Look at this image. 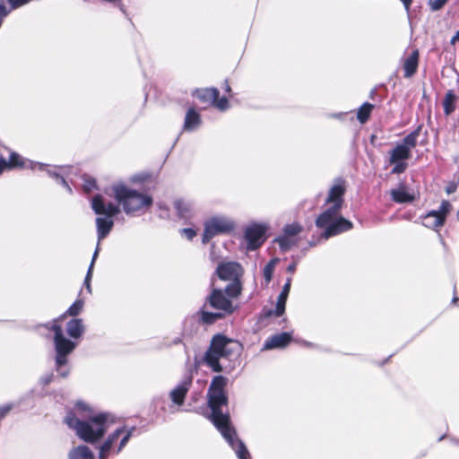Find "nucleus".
Here are the masks:
<instances>
[{
  "label": "nucleus",
  "mask_w": 459,
  "mask_h": 459,
  "mask_svg": "<svg viewBox=\"0 0 459 459\" xmlns=\"http://www.w3.org/2000/svg\"><path fill=\"white\" fill-rule=\"evenodd\" d=\"M228 378L219 375L212 378L208 389V406L211 409V420L221 432L225 440L235 451L238 459H249V453L245 444L237 437L236 430L230 425L227 411L228 396L225 387Z\"/></svg>",
  "instance_id": "f257e3e1"
},
{
  "label": "nucleus",
  "mask_w": 459,
  "mask_h": 459,
  "mask_svg": "<svg viewBox=\"0 0 459 459\" xmlns=\"http://www.w3.org/2000/svg\"><path fill=\"white\" fill-rule=\"evenodd\" d=\"M74 411L67 413L65 422L70 429L75 430L82 440L90 444H94L103 437L114 422L113 417L108 412L91 414L89 406L82 402L75 404Z\"/></svg>",
  "instance_id": "f03ea898"
},
{
  "label": "nucleus",
  "mask_w": 459,
  "mask_h": 459,
  "mask_svg": "<svg viewBox=\"0 0 459 459\" xmlns=\"http://www.w3.org/2000/svg\"><path fill=\"white\" fill-rule=\"evenodd\" d=\"M345 193V180L341 178H335L325 199V204H329V207L321 212L316 220V226L325 230L322 237L325 239L346 232L353 227L351 221L340 214Z\"/></svg>",
  "instance_id": "7ed1b4c3"
},
{
  "label": "nucleus",
  "mask_w": 459,
  "mask_h": 459,
  "mask_svg": "<svg viewBox=\"0 0 459 459\" xmlns=\"http://www.w3.org/2000/svg\"><path fill=\"white\" fill-rule=\"evenodd\" d=\"M113 197L118 206L128 216L141 215L147 212L152 205V197L143 192L127 186L123 183H117L111 187Z\"/></svg>",
  "instance_id": "20e7f679"
},
{
  "label": "nucleus",
  "mask_w": 459,
  "mask_h": 459,
  "mask_svg": "<svg viewBox=\"0 0 459 459\" xmlns=\"http://www.w3.org/2000/svg\"><path fill=\"white\" fill-rule=\"evenodd\" d=\"M239 344L221 334L212 337L208 350L205 351L203 360L204 364L214 372H222L226 369L221 360L230 359L238 354Z\"/></svg>",
  "instance_id": "39448f33"
},
{
  "label": "nucleus",
  "mask_w": 459,
  "mask_h": 459,
  "mask_svg": "<svg viewBox=\"0 0 459 459\" xmlns=\"http://www.w3.org/2000/svg\"><path fill=\"white\" fill-rule=\"evenodd\" d=\"M48 327L54 332L56 371L61 377H66L70 374L68 356L74 351L77 343L65 337L63 329L57 324V320L49 323Z\"/></svg>",
  "instance_id": "423d86ee"
},
{
  "label": "nucleus",
  "mask_w": 459,
  "mask_h": 459,
  "mask_svg": "<svg viewBox=\"0 0 459 459\" xmlns=\"http://www.w3.org/2000/svg\"><path fill=\"white\" fill-rule=\"evenodd\" d=\"M91 209L100 215L96 218V229L98 245L112 230L114 226L113 217L120 212V207L111 202H106L101 195H96L91 199Z\"/></svg>",
  "instance_id": "0eeeda50"
},
{
  "label": "nucleus",
  "mask_w": 459,
  "mask_h": 459,
  "mask_svg": "<svg viewBox=\"0 0 459 459\" xmlns=\"http://www.w3.org/2000/svg\"><path fill=\"white\" fill-rule=\"evenodd\" d=\"M135 427L121 426L108 435L99 446V459H108L111 454H119L135 431Z\"/></svg>",
  "instance_id": "6e6552de"
},
{
  "label": "nucleus",
  "mask_w": 459,
  "mask_h": 459,
  "mask_svg": "<svg viewBox=\"0 0 459 459\" xmlns=\"http://www.w3.org/2000/svg\"><path fill=\"white\" fill-rule=\"evenodd\" d=\"M204 226L202 242L206 244L217 235L229 234L233 231L236 223L228 216L216 215L208 219Z\"/></svg>",
  "instance_id": "1a4fd4ad"
},
{
  "label": "nucleus",
  "mask_w": 459,
  "mask_h": 459,
  "mask_svg": "<svg viewBox=\"0 0 459 459\" xmlns=\"http://www.w3.org/2000/svg\"><path fill=\"white\" fill-rule=\"evenodd\" d=\"M421 128L422 126H419L395 145L390 152L389 162L406 161L410 159L411 149L417 146Z\"/></svg>",
  "instance_id": "9d476101"
},
{
  "label": "nucleus",
  "mask_w": 459,
  "mask_h": 459,
  "mask_svg": "<svg viewBox=\"0 0 459 459\" xmlns=\"http://www.w3.org/2000/svg\"><path fill=\"white\" fill-rule=\"evenodd\" d=\"M269 230L267 223L252 222L244 230V238L247 248L254 251L261 247L266 239V232Z\"/></svg>",
  "instance_id": "9b49d317"
},
{
  "label": "nucleus",
  "mask_w": 459,
  "mask_h": 459,
  "mask_svg": "<svg viewBox=\"0 0 459 459\" xmlns=\"http://www.w3.org/2000/svg\"><path fill=\"white\" fill-rule=\"evenodd\" d=\"M45 167L46 165L44 163L26 160L20 154L14 152L10 153L8 161L4 158H0V175L5 169H12L14 168H27L32 170H36L43 169Z\"/></svg>",
  "instance_id": "f8f14e48"
},
{
  "label": "nucleus",
  "mask_w": 459,
  "mask_h": 459,
  "mask_svg": "<svg viewBox=\"0 0 459 459\" xmlns=\"http://www.w3.org/2000/svg\"><path fill=\"white\" fill-rule=\"evenodd\" d=\"M206 302L212 308L219 310L225 316L232 314L236 309L232 301L220 289H213L207 297Z\"/></svg>",
  "instance_id": "ddd939ff"
},
{
  "label": "nucleus",
  "mask_w": 459,
  "mask_h": 459,
  "mask_svg": "<svg viewBox=\"0 0 459 459\" xmlns=\"http://www.w3.org/2000/svg\"><path fill=\"white\" fill-rule=\"evenodd\" d=\"M193 377L186 375L179 383L169 392V398L178 406L183 405L186 394L192 386Z\"/></svg>",
  "instance_id": "4468645a"
},
{
  "label": "nucleus",
  "mask_w": 459,
  "mask_h": 459,
  "mask_svg": "<svg viewBox=\"0 0 459 459\" xmlns=\"http://www.w3.org/2000/svg\"><path fill=\"white\" fill-rule=\"evenodd\" d=\"M217 275L223 281L239 280L242 275V267L237 262L221 263L217 266Z\"/></svg>",
  "instance_id": "2eb2a0df"
},
{
  "label": "nucleus",
  "mask_w": 459,
  "mask_h": 459,
  "mask_svg": "<svg viewBox=\"0 0 459 459\" xmlns=\"http://www.w3.org/2000/svg\"><path fill=\"white\" fill-rule=\"evenodd\" d=\"M291 341L290 333H281L269 337L264 343L263 350L281 349L286 347Z\"/></svg>",
  "instance_id": "dca6fc26"
},
{
  "label": "nucleus",
  "mask_w": 459,
  "mask_h": 459,
  "mask_svg": "<svg viewBox=\"0 0 459 459\" xmlns=\"http://www.w3.org/2000/svg\"><path fill=\"white\" fill-rule=\"evenodd\" d=\"M45 165L46 167L42 170L46 171L47 174L50 178H54L57 184L65 187L69 194H72L73 190L65 179L67 169L65 167H49L47 164Z\"/></svg>",
  "instance_id": "f3484780"
},
{
  "label": "nucleus",
  "mask_w": 459,
  "mask_h": 459,
  "mask_svg": "<svg viewBox=\"0 0 459 459\" xmlns=\"http://www.w3.org/2000/svg\"><path fill=\"white\" fill-rule=\"evenodd\" d=\"M45 165L46 167L42 170L46 171L47 174L50 178H54L57 184L65 187L69 194H72L73 190L65 179L67 169L65 167H49L47 164Z\"/></svg>",
  "instance_id": "a211bd4d"
},
{
  "label": "nucleus",
  "mask_w": 459,
  "mask_h": 459,
  "mask_svg": "<svg viewBox=\"0 0 459 459\" xmlns=\"http://www.w3.org/2000/svg\"><path fill=\"white\" fill-rule=\"evenodd\" d=\"M291 281V277L287 278L286 282L283 285L282 290L277 298L275 309L273 311H270L269 315L274 314L276 316H281L284 314L286 301L290 290Z\"/></svg>",
  "instance_id": "6ab92c4d"
},
{
  "label": "nucleus",
  "mask_w": 459,
  "mask_h": 459,
  "mask_svg": "<svg viewBox=\"0 0 459 459\" xmlns=\"http://www.w3.org/2000/svg\"><path fill=\"white\" fill-rule=\"evenodd\" d=\"M202 120L199 113L194 108H190L185 117L183 130L193 132L200 126Z\"/></svg>",
  "instance_id": "aec40b11"
},
{
  "label": "nucleus",
  "mask_w": 459,
  "mask_h": 459,
  "mask_svg": "<svg viewBox=\"0 0 459 459\" xmlns=\"http://www.w3.org/2000/svg\"><path fill=\"white\" fill-rule=\"evenodd\" d=\"M174 207L177 210L178 215L183 219H189L193 216L195 212V205L193 202L186 200H176Z\"/></svg>",
  "instance_id": "412c9836"
},
{
  "label": "nucleus",
  "mask_w": 459,
  "mask_h": 459,
  "mask_svg": "<svg viewBox=\"0 0 459 459\" xmlns=\"http://www.w3.org/2000/svg\"><path fill=\"white\" fill-rule=\"evenodd\" d=\"M419 64V51L414 50L403 62L404 77H411L417 71Z\"/></svg>",
  "instance_id": "4be33fe9"
},
{
  "label": "nucleus",
  "mask_w": 459,
  "mask_h": 459,
  "mask_svg": "<svg viewBox=\"0 0 459 459\" xmlns=\"http://www.w3.org/2000/svg\"><path fill=\"white\" fill-rule=\"evenodd\" d=\"M68 459H95V456L90 447L85 445H80L69 451Z\"/></svg>",
  "instance_id": "5701e85b"
},
{
  "label": "nucleus",
  "mask_w": 459,
  "mask_h": 459,
  "mask_svg": "<svg viewBox=\"0 0 459 459\" xmlns=\"http://www.w3.org/2000/svg\"><path fill=\"white\" fill-rule=\"evenodd\" d=\"M194 95L201 101L213 105V102L220 95V91L216 88H207L196 90Z\"/></svg>",
  "instance_id": "b1692460"
},
{
  "label": "nucleus",
  "mask_w": 459,
  "mask_h": 459,
  "mask_svg": "<svg viewBox=\"0 0 459 459\" xmlns=\"http://www.w3.org/2000/svg\"><path fill=\"white\" fill-rule=\"evenodd\" d=\"M443 217L437 214L436 211H430L424 217H423V222L422 224L429 229H432L436 231L438 230L440 227L444 225Z\"/></svg>",
  "instance_id": "393cba45"
},
{
  "label": "nucleus",
  "mask_w": 459,
  "mask_h": 459,
  "mask_svg": "<svg viewBox=\"0 0 459 459\" xmlns=\"http://www.w3.org/2000/svg\"><path fill=\"white\" fill-rule=\"evenodd\" d=\"M392 200L398 204L410 203L413 196L406 191L404 184H400L398 188L391 190Z\"/></svg>",
  "instance_id": "a878e982"
},
{
  "label": "nucleus",
  "mask_w": 459,
  "mask_h": 459,
  "mask_svg": "<svg viewBox=\"0 0 459 459\" xmlns=\"http://www.w3.org/2000/svg\"><path fill=\"white\" fill-rule=\"evenodd\" d=\"M299 238H293L284 234L277 237L274 239V242L279 245L280 249L282 252H287L293 247L297 246L299 243Z\"/></svg>",
  "instance_id": "bb28decb"
},
{
  "label": "nucleus",
  "mask_w": 459,
  "mask_h": 459,
  "mask_svg": "<svg viewBox=\"0 0 459 459\" xmlns=\"http://www.w3.org/2000/svg\"><path fill=\"white\" fill-rule=\"evenodd\" d=\"M67 333L72 338H79L83 333L84 327L82 319H72L67 323Z\"/></svg>",
  "instance_id": "cd10ccee"
},
{
  "label": "nucleus",
  "mask_w": 459,
  "mask_h": 459,
  "mask_svg": "<svg viewBox=\"0 0 459 459\" xmlns=\"http://www.w3.org/2000/svg\"><path fill=\"white\" fill-rule=\"evenodd\" d=\"M199 320L205 325H212L215 323L217 320L222 318L225 315L221 312H209L205 311L204 308L200 309L198 312Z\"/></svg>",
  "instance_id": "c85d7f7f"
},
{
  "label": "nucleus",
  "mask_w": 459,
  "mask_h": 459,
  "mask_svg": "<svg viewBox=\"0 0 459 459\" xmlns=\"http://www.w3.org/2000/svg\"><path fill=\"white\" fill-rule=\"evenodd\" d=\"M242 290L241 282L239 280L231 281L224 290L225 295L230 299L238 298Z\"/></svg>",
  "instance_id": "c756f323"
},
{
  "label": "nucleus",
  "mask_w": 459,
  "mask_h": 459,
  "mask_svg": "<svg viewBox=\"0 0 459 459\" xmlns=\"http://www.w3.org/2000/svg\"><path fill=\"white\" fill-rule=\"evenodd\" d=\"M455 95L453 91H448L446 93L445 99L443 100V108L446 115H450L455 109Z\"/></svg>",
  "instance_id": "7c9ffc66"
},
{
  "label": "nucleus",
  "mask_w": 459,
  "mask_h": 459,
  "mask_svg": "<svg viewBox=\"0 0 459 459\" xmlns=\"http://www.w3.org/2000/svg\"><path fill=\"white\" fill-rule=\"evenodd\" d=\"M373 108L374 105L368 102H365L359 107L357 112V118L359 123L364 124L368 121Z\"/></svg>",
  "instance_id": "2f4dec72"
},
{
  "label": "nucleus",
  "mask_w": 459,
  "mask_h": 459,
  "mask_svg": "<svg viewBox=\"0 0 459 459\" xmlns=\"http://www.w3.org/2000/svg\"><path fill=\"white\" fill-rule=\"evenodd\" d=\"M304 228L302 225H300L298 222H293L290 224H286L282 229V234L293 237V238H299V235L303 231Z\"/></svg>",
  "instance_id": "473e14b6"
},
{
  "label": "nucleus",
  "mask_w": 459,
  "mask_h": 459,
  "mask_svg": "<svg viewBox=\"0 0 459 459\" xmlns=\"http://www.w3.org/2000/svg\"><path fill=\"white\" fill-rule=\"evenodd\" d=\"M99 255V246L96 247L95 251H94V254L92 255V259H91V264L88 268V272H87V274L85 276V279H84V285L88 290L89 293H91V275H92V270H93V266H94V263H95V260L97 259V256Z\"/></svg>",
  "instance_id": "72a5a7b5"
},
{
  "label": "nucleus",
  "mask_w": 459,
  "mask_h": 459,
  "mask_svg": "<svg viewBox=\"0 0 459 459\" xmlns=\"http://www.w3.org/2000/svg\"><path fill=\"white\" fill-rule=\"evenodd\" d=\"M278 259H272L264 267L263 270V275L265 280L266 284H268L272 278L273 273L274 271L275 264L277 263Z\"/></svg>",
  "instance_id": "f704fd0d"
},
{
  "label": "nucleus",
  "mask_w": 459,
  "mask_h": 459,
  "mask_svg": "<svg viewBox=\"0 0 459 459\" xmlns=\"http://www.w3.org/2000/svg\"><path fill=\"white\" fill-rule=\"evenodd\" d=\"M82 179H83L82 187L86 193H91V191H93L94 189L97 188L96 180L92 177L84 175Z\"/></svg>",
  "instance_id": "c9c22d12"
},
{
  "label": "nucleus",
  "mask_w": 459,
  "mask_h": 459,
  "mask_svg": "<svg viewBox=\"0 0 459 459\" xmlns=\"http://www.w3.org/2000/svg\"><path fill=\"white\" fill-rule=\"evenodd\" d=\"M452 208V205L448 201H443L438 208V210L436 211L437 214L443 217V221H446V215L449 213L450 210Z\"/></svg>",
  "instance_id": "e433bc0d"
},
{
  "label": "nucleus",
  "mask_w": 459,
  "mask_h": 459,
  "mask_svg": "<svg viewBox=\"0 0 459 459\" xmlns=\"http://www.w3.org/2000/svg\"><path fill=\"white\" fill-rule=\"evenodd\" d=\"M82 307H83V301L81 299H78L70 306V307L67 310V313L70 316H77L80 314Z\"/></svg>",
  "instance_id": "4c0bfd02"
},
{
  "label": "nucleus",
  "mask_w": 459,
  "mask_h": 459,
  "mask_svg": "<svg viewBox=\"0 0 459 459\" xmlns=\"http://www.w3.org/2000/svg\"><path fill=\"white\" fill-rule=\"evenodd\" d=\"M215 108H217L221 111H225L229 108V101L226 97L217 98L216 100L213 102V105Z\"/></svg>",
  "instance_id": "58836bf2"
},
{
  "label": "nucleus",
  "mask_w": 459,
  "mask_h": 459,
  "mask_svg": "<svg viewBox=\"0 0 459 459\" xmlns=\"http://www.w3.org/2000/svg\"><path fill=\"white\" fill-rule=\"evenodd\" d=\"M390 164L394 165L391 171L393 174H401L404 172L408 167L406 161L390 162Z\"/></svg>",
  "instance_id": "ea45409f"
},
{
  "label": "nucleus",
  "mask_w": 459,
  "mask_h": 459,
  "mask_svg": "<svg viewBox=\"0 0 459 459\" xmlns=\"http://www.w3.org/2000/svg\"><path fill=\"white\" fill-rule=\"evenodd\" d=\"M448 0H429V5L432 11L440 10Z\"/></svg>",
  "instance_id": "a19ab883"
},
{
  "label": "nucleus",
  "mask_w": 459,
  "mask_h": 459,
  "mask_svg": "<svg viewBox=\"0 0 459 459\" xmlns=\"http://www.w3.org/2000/svg\"><path fill=\"white\" fill-rule=\"evenodd\" d=\"M181 234L188 240H192L196 236V231L191 228H185L181 230Z\"/></svg>",
  "instance_id": "79ce46f5"
},
{
  "label": "nucleus",
  "mask_w": 459,
  "mask_h": 459,
  "mask_svg": "<svg viewBox=\"0 0 459 459\" xmlns=\"http://www.w3.org/2000/svg\"><path fill=\"white\" fill-rule=\"evenodd\" d=\"M12 404H5L0 406V420H2L7 415V413L12 410Z\"/></svg>",
  "instance_id": "37998d69"
},
{
  "label": "nucleus",
  "mask_w": 459,
  "mask_h": 459,
  "mask_svg": "<svg viewBox=\"0 0 459 459\" xmlns=\"http://www.w3.org/2000/svg\"><path fill=\"white\" fill-rule=\"evenodd\" d=\"M456 189H457V184L455 183V182H450L446 186V192L448 195H451V194L455 193L456 191Z\"/></svg>",
  "instance_id": "c03bdc74"
},
{
  "label": "nucleus",
  "mask_w": 459,
  "mask_h": 459,
  "mask_svg": "<svg viewBox=\"0 0 459 459\" xmlns=\"http://www.w3.org/2000/svg\"><path fill=\"white\" fill-rule=\"evenodd\" d=\"M53 379V374H48L40 378V382L42 385H48Z\"/></svg>",
  "instance_id": "a18cd8bd"
},
{
  "label": "nucleus",
  "mask_w": 459,
  "mask_h": 459,
  "mask_svg": "<svg viewBox=\"0 0 459 459\" xmlns=\"http://www.w3.org/2000/svg\"><path fill=\"white\" fill-rule=\"evenodd\" d=\"M401 1L403 2L406 12L409 13L412 0H401Z\"/></svg>",
  "instance_id": "49530a36"
},
{
  "label": "nucleus",
  "mask_w": 459,
  "mask_h": 459,
  "mask_svg": "<svg viewBox=\"0 0 459 459\" xmlns=\"http://www.w3.org/2000/svg\"><path fill=\"white\" fill-rule=\"evenodd\" d=\"M296 270V264L292 263L287 267V272L290 273H293Z\"/></svg>",
  "instance_id": "de8ad7c7"
},
{
  "label": "nucleus",
  "mask_w": 459,
  "mask_h": 459,
  "mask_svg": "<svg viewBox=\"0 0 459 459\" xmlns=\"http://www.w3.org/2000/svg\"><path fill=\"white\" fill-rule=\"evenodd\" d=\"M224 90H225V91H226V92H229V93L231 91V88H230V86L229 85L228 81H225V82H224Z\"/></svg>",
  "instance_id": "09e8293b"
},
{
  "label": "nucleus",
  "mask_w": 459,
  "mask_h": 459,
  "mask_svg": "<svg viewBox=\"0 0 459 459\" xmlns=\"http://www.w3.org/2000/svg\"><path fill=\"white\" fill-rule=\"evenodd\" d=\"M343 115H344V113H339V114L333 115V117H336V118H341Z\"/></svg>",
  "instance_id": "8fccbe9b"
},
{
  "label": "nucleus",
  "mask_w": 459,
  "mask_h": 459,
  "mask_svg": "<svg viewBox=\"0 0 459 459\" xmlns=\"http://www.w3.org/2000/svg\"><path fill=\"white\" fill-rule=\"evenodd\" d=\"M457 218H458V220H459V211L457 212Z\"/></svg>",
  "instance_id": "3c124183"
}]
</instances>
